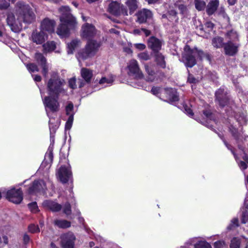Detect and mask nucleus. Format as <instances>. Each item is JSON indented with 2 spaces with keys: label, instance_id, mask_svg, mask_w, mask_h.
<instances>
[{
  "label": "nucleus",
  "instance_id": "79ce46f5",
  "mask_svg": "<svg viewBox=\"0 0 248 248\" xmlns=\"http://www.w3.org/2000/svg\"><path fill=\"white\" fill-rule=\"evenodd\" d=\"M27 68L30 73L38 72L39 68L34 63H29L26 65Z\"/></svg>",
  "mask_w": 248,
  "mask_h": 248
},
{
  "label": "nucleus",
  "instance_id": "f8f14e48",
  "mask_svg": "<svg viewBox=\"0 0 248 248\" xmlns=\"http://www.w3.org/2000/svg\"><path fill=\"white\" fill-rule=\"evenodd\" d=\"M6 198L14 203L18 204L23 200L22 192L20 188H12L7 191Z\"/></svg>",
  "mask_w": 248,
  "mask_h": 248
},
{
  "label": "nucleus",
  "instance_id": "3c124183",
  "mask_svg": "<svg viewBox=\"0 0 248 248\" xmlns=\"http://www.w3.org/2000/svg\"><path fill=\"white\" fill-rule=\"evenodd\" d=\"M185 113H186L189 116L192 117L194 115L192 109L186 105H183Z\"/></svg>",
  "mask_w": 248,
  "mask_h": 248
},
{
  "label": "nucleus",
  "instance_id": "f704fd0d",
  "mask_svg": "<svg viewBox=\"0 0 248 248\" xmlns=\"http://www.w3.org/2000/svg\"><path fill=\"white\" fill-rule=\"evenodd\" d=\"M44 52L46 53L49 52L54 50L56 47V45L53 41L47 42L43 45Z\"/></svg>",
  "mask_w": 248,
  "mask_h": 248
},
{
  "label": "nucleus",
  "instance_id": "c9c22d12",
  "mask_svg": "<svg viewBox=\"0 0 248 248\" xmlns=\"http://www.w3.org/2000/svg\"><path fill=\"white\" fill-rule=\"evenodd\" d=\"M241 240L237 237L233 238L230 243L229 248H240Z\"/></svg>",
  "mask_w": 248,
  "mask_h": 248
},
{
  "label": "nucleus",
  "instance_id": "20e7f679",
  "mask_svg": "<svg viewBox=\"0 0 248 248\" xmlns=\"http://www.w3.org/2000/svg\"><path fill=\"white\" fill-rule=\"evenodd\" d=\"M225 42L223 45L225 54L234 56L237 53L240 46L238 34L236 31L231 30L225 34Z\"/></svg>",
  "mask_w": 248,
  "mask_h": 248
},
{
  "label": "nucleus",
  "instance_id": "9d476101",
  "mask_svg": "<svg viewBox=\"0 0 248 248\" xmlns=\"http://www.w3.org/2000/svg\"><path fill=\"white\" fill-rule=\"evenodd\" d=\"M108 12L116 16H128V10L123 4L117 1H112L108 5Z\"/></svg>",
  "mask_w": 248,
  "mask_h": 248
},
{
  "label": "nucleus",
  "instance_id": "58836bf2",
  "mask_svg": "<svg viewBox=\"0 0 248 248\" xmlns=\"http://www.w3.org/2000/svg\"><path fill=\"white\" fill-rule=\"evenodd\" d=\"M114 79L112 77H110L109 78H106L105 77L102 78L99 81V83L101 85H104L105 84H106V85H105V86H107L108 85H111L112 82H113Z\"/></svg>",
  "mask_w": 248,
  "mask_h": 248
},
{
  "label": "nucleus",
  "instance_id": "4c0bfd02",
  "mask_svg": "<svg viewBox=\"0 0 248 248\" xmlns=\"http://www.w3.org/2000/svg\"><path fill=\"white\" fill-rule=\"evenodd\" d=\"M73 104L69 102L65 107V111L67 115H74Z\"/></svg>",
  "mask_w": 248,
  "mask_h": 248
},
{
  "label": "nucleus",
  "instance_id": "1a4fd4ad",
  "mask_svg": "<svg viewBox=\"0 0 248 248\" xmlns=\"http://www.w3.org/2000/svg\"><path fill=\"white\" fill-rule=\"evenodd\" d=\"M128 75L134 78H142L143 75L140 69L138 62L135 60H131L127 64Z\"/></svg>",
  "mask_w": 248,
  "mask_h": 248
},
{
  "label": "nucleus",
  "instance_id": "7ed1b4c3",
  "mask_svg": "<svg viewBox=\"0 0 248 248\" xmlns=\"http://www.w3.org/2000/svg\"><path fill=\"white\" fill-rule=\"evenodd\" d=\"M59 12L61 14L60 20L61 24L57 28V33L61 37H64L68 35L70 29L75 28L77 22L71 14L68 6H62L59 9Z\"/></svg>",
  "mask_w": 248,
  "mask_h": 248
},
{
  "label": "nucleus",
  "instance_id": "8fccbe9b",
  "mask_svg": "<svg viewBox=\"0 0 248 248\" xmlns=\"http://www.w3.org/2000/svg\"><path fill=\"white\" fill-rule=\"evenodd\" d=\"M225 246V243L222 240L217 241L214 243V248H223Z\"/></svg>",
  "mask_w": 248,
  "mask_h": 248
},
{
  "label": "nucleus",
  "instance_id": "bb28decb",
  "mask_svg": "<svg viewBox=\"0 0 248 248\" xmlns=\"http://www.w3.org/2000/svg\"><path fill=\"white\" fill-rule=\"evenodd\" d=\"M229 129L232 136L237 140H242L243 137L242 135L243 133L242 132L241 127H240L239 129H236L234 126L231 125V126L229 127Z\"/></svg>",
  "mask_w": 248,
  "mask_h": 248
},
{
  "label": "nucleus",
  "instance_id": "7c9ffc66",
  "mask_svg": "<svg viewBox=\"0 0 248 248\" xmlns=\"http://www.w3.org/2000/svg\"><path fill=\"white\" fill-rule=\"evenodd\" d=\"M234 117L236 121L240 125L246 123L247 118L246 111L238 112L235 115Z\"/></svg>",
  "mask_w": 248,
  "mask_h": 248
},
{
  "label": "nucleus",
  "instance_id": "f03ea898",
  "mask_svg": "<svg viewBox=\"0 0 248 248\" xmlns=\"http://www.w3.org/2000/svg\"><path fill=\"white\" fill-rule=\"evenodd\" d=\"M40 92L46 113L49 118V125L50 133L55 132L58 124V123L55 122V118L57 116L56 113L59 110L60 106L58 100V97L49 95L43 98L41 89Z\"/></svg>",
  "mask_w": 248,
  "mask_h": 248
},
{
  "label": "nucleus",
  "instance_id": "c85d7f7f",
  "mask_svg": "<svg viewBox=\"0 0 248 248\" xmlns=\"http://www.w3.org/2000/svg\"><path fill=\"white\" fill-rule=\"evenodd\" d=\"M144 67L145 71L148 75L147 77V80L151 82L154 81L155 78V72L152 67L147 63L145 64Z\"/></svg>",
  "mask_w": 248,
  "mask_h": 248
},
{
  "label": "nucleus",
  "instance_id": "37998d69",
  "mask_svg": "<svg viewBox=\"0 0 248 248\" xmlns=\"http://www.w3.org/2000/svg\"><path fill=\"white\" fill-rule=\"evenodd\" d=\"M238 226V219L237 218H234L231 220L230 224L228 226V230H232Z\"/></svg>",
  "mask_w": 248,
  "mask_h": 248
},
{
  "label": "nucleus",
  "instance_id": "6e6d98bb",
  "mask_svg": "<svg viewBox=\"0 0 248 248\" xmlns=\"http://www.w3.org/2000/svg\"><path fill=\"white\" fill-rule=\"evenodd\" d=\"M188 81L190 83H196L198 80L194 78L192 75H189L187 79Z\"/></svg>",
  "mask_w": 248,
  "mask_h": 248
},
{
  "label": "nucleus",
  "instance_id": "ea45409f",
  "mask_svg": "<svg viewBox=\"0 0 248 248\" xmlns=\"http://www.w3.org/2000/svg\"><path fill=\"white\" fill-rule=\"evenodd\" d=\"M195 7L199 11H201L204 9L205 3L202 0H195Z\"/></svg>",
  "mask_w": 248,
  "mask_h": 248
},
{
  "label": "nucleus",
  "instance_id": "5fc2aeb1",
  "mask_svg": "<svg viewBox=\"0 0 248 248\" xmlns=\"http://www.w3.org/2000/svg\"><path fill=\"white\" fill-rule=\"evenodd\" d=\"M134 46L136 48L140 50L144 49L146 47V46L144 44L141 43L135 44H134Z\"/></svg>",
  "mask_w": 248,
  "mask_h": 248
},
{
  "label": "nucleus",
  "instance_id": "a19ab883",
  "mask_svg": "<svg viewBox=\"0 0 248 248\" xmlns=\"http://www.w3.org/2000/svg\"><path fill=\"white\" fill-rule=\"evenodd\" d=\"M138 57L141 62L146 61L150 59V56L147 52H143L138 54Z\"/></svg>",
  "mask_w": 248,
  "mask_h": 248
},
{
  "label": "nucleus",
  "instance_id": "338daca9",
  "mask_svg": "<svg viewBox=\"0 0 248 248\" xmlns=\"http://www.w3.org/2000/svg\"><path fill=\"white\" fill-rule=\"evenodd\" d=\"M131 86H132L133 87H135V88H140V87H143L141 85H140V84L139 83H138L137 82H135V83H133L132 84H131Z\"/></svg>",
  "mask_w": 248,
  "mask_h": 248
},
{
  "label": "nucleus",
  "instance_id": "6e6552de",
  "mask_svg": "<svg viewBox=\"0 0 248 248\" xmlns=\"http://www.w3.org/2000/svg\"><path fill=\"white\" fill-rule=\"evenodd\" d=\"M151 92L153 94L158 96L160 98L163 94L166 95L167 99L171 103L176 102L178 100L177 93L173 89H162L159 87H153Z\"/></svg>",
  "mask_w": 248,
  "mask_h": 248
},
{
  "label": "nucleus",
  "instance_id": "a211bd4d",
  "mask_svg": "<svg viewBox=\"0 0 248 248\" xmlns=\"http://www.w3.org/2000/svg\"><path fill=\"white\" fill-rule=\"evenodd\" d=\"M194 244V248H212L211 245L205 240H198L197 238L189 239L186 243L187 248Z\"/></svg>",
  "mask_w": 248,
  "mask_h": 248
},
{
  "label": "nucleus",
  "instance_id": "a878e982",
  "mask_svg": "<svg viewBox=\"0 0 248 248\" xmlns=\"http://www.w3.org/2000/svg\"><path fill=\"white\" fill-rule=\"evenodd\" d=\"M125 4L130 15L133 14L138 8V2L137 0H126Z\"/></svg>",
  "mask_w": 248,
  "mask_h": 248
},
{
  "label": "nucleus",
  "instance_id": "bf43d9fd",
  "mask_svg": "<svg viewBox=\"0 0 248 248\" xmlns=\"http://www.w3.org/2000/svg\"><path fill=\"white\" fill-rule=\"evenodd\" d=\"M238 163L239 167L242 170H245L247 168V165L245 162L241 161L240 162H238Z\"/></svg>",
  "mask_w": 248,
  "mask_h": 248
},
{
  "label": "nucleus",
  "instance_id": "473e14b6",
  "mask_svg": "<svg viewBox=\"0 0 248 248\" xmlns=\"http://www.w3.org/2000/svg\"><path fill=\"white\" fill-rule=\"evenodd\" d=\"M155 61L157 64L162 68L166 67V62L164 56L160 53L157 52L155 54Z\"/></svg>",
  "mask_w": 248,
  "mask_h": 248
},
{
  "label": "nucleus",
  "instance_id": "f3484780",
  "mask_svg": "<svg viewBox=\"0 0 248 248\" xmlns=\"http://www.w3.org/2000/svg\"><path fill=\"white\" fill-rule=\"evenodd\" d=\"M35 61L42 68V74L46 77L49 70V64L46 62V60L43 55L39 52H37L34 57Z\"/></svg>",
  "mask_w": 248,
  "mask_h": 248
},
{
  "label": "nucleus",
  "instance_id": "69168bd1",
  "mask_svg": "<svg viewBox=\"0 0 248 248\" xmlns=\"http://www.w3.org/2000/svg\"><path fill=\"white\" fill-rule=\"evenodd\" d=\"M124 52H125L127 54H131L132 53V50L130 48H129L128 47H124Z\"/></svg>",
  "mask_w": 248,
  "mask_h": 248
},
{
  "label": "nucleus",
  "instance_id": "b1692460",
  "mask_svg": "<svg viewBox=\"0 0 248 248\" xmlns=\"http://www.w3.org/2000/svg\"><path fill=\"white\" fill-rule=\"evenodd\" d=\"M137 16L138 22L141 24L145 22L147 19L151 18L152 16V13L151 11L148 9H143L137 13Z\"/></svg>",
  "mask_w": 248,
  "mask_h": 248
},
{
  "label": "nucleus",
  "instance_id": "e2e57ef3",
  "mask_svg": "<svg viewBox=\"0 0 248 248\" xmlns=\"http://www.w3.org/2000/svg\"><path fill=\"white\" fill-rule=\"evenodd\" d=\"M141 30L144 33V34H145V35L146 36H149L150 34V33H151V32H150V31L149 30H148L145 29L144 28H141Z\"/></svg>",
  "mask_w": 248,
  "mask_h": 248
},
{
  "label": "nucleus",
  "instance_id": "c03bdc74",
  "mask_svg": "<svg viewBox=\"0 0 248 248\" xmlns=\"http://www.w3.org/2000/svg\"><path fill=\"white\" fill-rule=\"evenodd\" d=\"M68 116V119L65 124V128L67 129H69L71 128L74 120V115H70Z\"/></svg>",
  "mask_w": 248,
  "mask_h": 248
},
{
  "label": "nucleus",
  "instance_id": "c756f323",
  "mask_svg": "<svg viewBox=\"0 0 248 248\" xmlns=\"http://www.w3.org/2000/svg\"><path fill=\"white\" fill-rule=\"evenodd\" d=\"M81 44L80 40L74 39L70 43L67 44V53L73 54L75 49Z\"/></svg>",
  "mask_w": 248,
  "mask_h": 248
},
{
  "label": "nucleus",
  "instance_id": "2eb2a0df",
  "mask_svg": "<svg viewBox=\"0 0 248 248\" xmlns=\"http://www.w3.org/2000/svg\"><path fill=\"white\" fill-rule=\"evenodd\" d=\"M46 189V185L42 180L34 181L28 190L29 194H36L38 192L44 193Z\"/></svg>",
  "mask_w": 248,
  "mask_h": 248
},
{
  "label": "nucleus",
  "instance_id": "2f4dec72",
  "mask_svg": "<svg viewBox=\"0 0 248 248\" xmlns=\"http://www.w3.org/2000/svg\"><path fill=\"white\" fill-rule=\"evenodd\" d=\"M54 223L58 227L62 229L67 228L70 227V222L64 219H56Z\"/></svg>",
  "mask_w": 248,
  "mask_h": 248
},
{
  "label": "nucleus",
  "instance_id": "6ab92c4d",
  "mask_svg": "<svg viewBox=\"0 0 248 248\" xmlns=\"http://www.w3.org/2000/svg\"><path fill=\"white\" fill-rule=\"evenodd\" d=\"M216 99L218 101L219 105L221 107H225L230 104V102L228 101L229 97L226 94V92L223 88L218 89L216 92Z\"/></svg>",
  "mask_w": 248,
  "mask_h": 248
},
{
  "label": "nucleus",
  "instance_id": "774afa93",
  "mask_svg": "<svg viewBox=\"0 0 248 248\" xmlns=\"http://www.w3.org/2000/svg\"><path fill=\"white\" fill-rule=\"evenodd\" d=\"M244 204L246 208H248V195H247V197L245 198Z\"/></svg>",
  "mask_w": 248,
  "mask_h": 248
},
{
  "label": "nucleus",
  "instance_id": "5701e85b",
  "mask_svg": "<svg viewBox=\"0 0 248 248\" xmlns=\"http://www.w3.org/2000/svg\"><path fill=\"white\" fill-rule=\"evenodd\" d=\"M55 22L53 20L45 18L41 22V30L43 31H46L48 33H52L54 31Z\"/></svg>",
  "mask_w": 248,
  "mask_h": 248
},
{
  "label": "nucleus",
  "instance_id": "dca6fc26",
  "mask_svg": "<svg viewBox=\"0 0 248 248\" xmlns=\"http://www.w3.org/2000/svg\"><path fill=\"white\" fill-rule=\"evenodd\" d=\"M80 74L84 81L80 80L79 81V88L83 87L85 83L88 84L91 83L93 75V71L87 68H81L80 71Z\"/></svg>",
  "mask_w": 248,
  "mask_h": 248
},
{
  "label": "nucleus",
  "instance_id": "f257e3e1",
  "mask_svg": "<svg viewBox=\"0 0 248 248\" xmlns=\"http://www.w3.org/2000/svg\"><path fill=\"white\" fill-rule=\"evenodd\" d=\"M15 14L8 13L7 15L6 22L11 30L15 32L20 31L22 29V23L30 24L35 18V15L30 5L26 2L17 1L14 8Z\"/></svg>",
  "mask_w": 248,
  "mask_h": 248
},
{
  "label": "nucleus",
  "instance_id": "412c9836",
  "mask_svg": "<svg viewBox=\"0 0 248 248\" xmlns=\"http://www.w3.org/2000/svg\"><path fill=\"white\" fill-rule=\"evenodd\" d=\"M31 40L36 44H42L47 39V34L41 30L40 31H34L31 34Z\"/></svg>",
  "mask_w": 248,
  "mask_h": 248
},
{
  "label": "nucleus",
  "instance_id": "9b49d317",
  "mask_svg": "<svg viewBox=\"0 0 248 248\" xmlns=\"http://www.w3.org/2000/svg\"><path fill=\"white\" fill-rule=\"evenodd\" d=\"M71 175L72 172L68 162L66 164L62 165L57 172V177L62 183H67L70 179Z\"/></svg>",
  "mask_w": 248,
  "mask_h": 248
},
{
  "label": "nucleus",
  "instance_id": "393cba45",
  "mask_svg": "<svg viewBox=\"0 0 248 248\" xmlns=\"http://www.w3.org/2000/svg\"><path fill=\"white\" fill-rule=\"evenodd\" d=\"M43 206L52 212H58L62 209V206L58 203L46 200L43 202Z\"/></svg>",
  "mask_w": 248,
  "mask_h": 248
},
{
  "label": "nucleus",
  "instance_id": "a18cd8bd",
  "mask_svg": "<svg viewBox=\"0 0 248 248\" xmlns=\"http://www.w3.org/2000/svg\"><path fill=\"white\" fill-rule=\"evenodd\" d=\"M31 211L33 213H36L38 211V208L36 202H33L28 204Z\"/></svg>",
  "mask_w": 248,
  "mask_h": 248
},
{
  "label": "nucleus",
  "instance_id": "4468645a",
  "mask_svg": "<svg viewBox=\"0 0 248 248\" xmlns=\"http://www.w3.org/2000/svg\"><path fill=\"white\" fill-rule=\"evenodd\" d=\"M61 245L63 248H74L76 236L71 232H68L62 235L61 237Z\"/></svg>",
  "mask_w": 248,
  "mask_h": 248
},
{
  "label": "nucleus",
  "instance_id": "0eeeda50",
  "mask_svg": "<svg viewBox=\"0 0 248 248\" xmlns=\"http://www.w3.org/2000/svg\"><path fill=\"white\" fill-rule=\"evenodd\" d=\"M202 51H198L197 49H191L186 45L184 47L182 60L187 67H192L196 64L195 57L197 55L202 57Z\"/></svg>",
  "mask_w": 248,
  "mask_h": 248
},
{
  "label": "nucleus",
  "instance_id": "72a5a7b5",
  "mask_svg": "<svg viewBox=\"0 0 248 248\" xmlns=\"http://www.w3.org/2000/svg\"><path fill=\"white\" fill-rule=\"evenodd\" d=\"M225 42L222 37L217 36L213 38L212 41V45L214 47L218 48L223 47Z\"/></svg>",
  "mask_w": 248,
  "mask_h": 248
},
{
  "label": "nucleus",
  "instance_id": "864d4df0",
  "mask_svg": "<svg viewBox=\"0 0 248 248\" xmlns=\"http://www.w3.org/2000/svg\"><path fill=\"white\" fill-rule=\"evenodd\" d=\"M241 221L243 223H248V211H246L243 213Z\"/></svg>",
  "mask_w": 248,
  "mask_h": 248
},
{
  "label": "nucleus",
  "instance_id": "603ef678",
  "mask_svg": "<svg viewBox=\"0 0 248 248\" xmlns=\"http://www.w3.org/2000/svg\"><path fill=\"white\" fill-rule=\"evenodd\" d=\"M76 82V78H70L68 81L69 86L72 89H75L77 87Z\"/></svg>",
  "mask_w": 248,
  "mask_h": 248
},
{
  "label": "nucleus",
  "instance_id": "49530a36",
  "mask_svg": "<svg viewBox=\"0 0 248 248\" xmlns=\"http://www.w3.org/2000/svg\"><path fill=\"white\" fill-rule=\"evenodd\" d=\"M63 212L67 216H68L71 214V206L69 202H66L64 204V206L63 208Z\"/></svg>",
  "mask_w": 248,
  "mask_h": 248
},
{
  "label": "nucleus",
  "instance_id": "680f3d73",
  "mask_svg": "<svg viewBox=\"0 0 248 248\" xmlns=\"http://www.w3.org/2000/svg\"><path fill=\"white\" fill-rule=\"evenodd\" d=\"M141 31H142L141 30V29H134L133 30V33L135 35H140V33H141Z\"/></svg>",
  "mask_w": 248,
  "mask_h": 248
},
{
  "label": "nucleus",
  "instance_id": "13d9d810",
  "mask_svg": "<svg viewBox=\"0 0 248 248\" xmlns=\"http://www.w3.org/2000/svg\"><path fill=\"white\" fill-rule=\"evenodd\" d=\"M205 26L207 28H208L209 29L208 31H210V30H211L213 28L214 25L211 22L207 21L205 23Z\"/></svg>",
  "mask_w": 248,
  "mask_h": 248
},
{
  "label": "nucleus",
  "instance_id": "e433bc0d",
  "mask_svg": "<svg viewBox=\"0 0 248 248\" xmlns=\"http://www.w3.org/2000/svg\"><path fill=\"white\" fill-rule=\"evenodd\" d=\"M176 15L177 13L175 10H171L169 11L168 18L170 21L177 22L178 20V18L177 17Z\"/></svg>",
  "mask_w": 248,
  "mask_h": 248
},
{
  "label": "nucleus",
  "instance_id": "0e129e2a",
  "mask_svg": "<svg viewBox=\"0 0 248 248\" xmlns=\"http://www.w3.org/2000/svg\"><path fill=\"white\" fill-rule=\"evenodd\" d=\"M33 79L35 81L39 82L41 80V77L39 75H35L33 77Z\"/></svg>",
  "mask_w": 248,
  "mask_h": 248
},
{
  "label": "nucleus",
  "instance_id": "09e8293b",
  "mask_svg": "<svg viewBox=\"0 0 248 248\" xmlns=\"http://www.w3.org/2000/svg\"><path fill=\"white\" fill-rule=\"evenodd\" d=\"M10 5L9 1L6 0H0V9L1 10L6 9Z\"/></svg>",
  "mask_w": 248,
  "mask_h": 248
},
{
  "label": "nucleus",
  "instance_id": "4d7b16f0",
  "mask_svg": "<svg viewBox=\"0 0 248 248\" xmlns=\"http://www.w3.org/2000/svg\"><path fill=\"white\" fill-rule=\"evenodd\" d=\"M178 9L182 14H185L186 10V7L183 4L179 5Z\"/></svg>",
  "mask_w": 248,
  "mask_h": 248
},
{
  "label": "nucleus",
  "instance_id": "aec40b11",
  "mask_svg": "<svg viewBox=\"0 0 248 248\" xmlns=\"http://www.w3.org/2000/svg\"><path fill=\"white\" fill-rule=\"evenodd\" d=\"M213 115L211 112L208 110H206L203 111V115L202 116V120L198 118H195L197 121L202 123V124L205 125L209 128H212V124L214 121L212 120Z\"/></svg>",
  "mask_w": 248,
  "mask_h": 248
},
{
  "label": "nucleus",
  "instance_id": "de8ad7c7",
  "mask_svg": "<svg viewBox=\"0 0 248 248\" xmlns=\"http://www.w3.org/2000/svg\"><path fill=\"white\" fill-rule=\"evenodd\" d=\"M29 231L31 233H36L39 232L40 230L38 226L31 224L29 226Z\"/></svg>",
  "mask_w": 248,
  "mask_h": 248
},
{
  "label": "nucleus",
  "instance_id": "39448f33",
  "mask_svg": "<svg viewBox=\"0 0 248 248\" xmlns=\"http://www.w3.org/2000/svg\"><path fill=\"white\" fill-rule=\"evenodd\" d=\"M64 84V80L61 78L57 73L52 72L51 78L46 83V88L49 95L59 97L60 94L65 93V91L63 88Z\"/></svg>",
  "mask_w": 248,
  "mask_h": 248
},
{
  "label": "nucleus",
  "instance_id": "ddd939ff",
  "mask_svg": "<svg viewBox=\"0 0 248 248\" xmlns=\"http://www.w3.org/2000/svg\"><path fill=\"white\" fill-rule=\"evenodd\" d=\"M96 33L95 27L91 24L86 23L81 27V36L82 38L89 40L93 37Z\"/></svg>",
  "mask_w": 248,
  "mask_h": 248
},
{
  "label": "nucleus",
  "instance_id": "052dcab7",
  "mask_svg": "<svg viewBox=\"0 0 248 248\" xmlns=\"http://www.w3.org/2000/svg\"><path fill=\"white\" fill-rule=\"evenodd\" d=\"M23 240L25 244L28 243L30 241L29 236L26 234H25L23 236Z\"/></svg>",
  "mask_w": 248,
  "mask_h": 248
},
{
  "label": "nucleus",
  "instance_id": "4be33fe9",
  "mask_svg": "<svg viewBox=\"0 0 248 248\" xmlns=\"http://www.w3.org/2000/svg\"><path fill=\"white\" fill-rule=\"evenodd\" d=\"M163 44L162 40L152 36L150 37L148 41V46L155 52H158L161 49V46Z\"/></svg>",
  "mask_w": 248,
  "mask_h": 248
},
{
  "label": "nucleus",
  "instance_id": "cd10ccee",
  "mask_svg": "<svg viewBox=\"0 0 248 248\" xmlns=\"http://www.w3.org/2000/svg\"><path fill=\"white\" fill-rule=\"evenodd\" d=\"M219 5V1L218 0H212L207 5L206 9L207 13L208 15H212L217 9Z\"/></svg>",
  "mask_w": 248,
  "mask_h": 248
},
{
  "label": "nucleus",
  "instance_id": "423d86ee",
  "mask_svg": "<svg viewBox=\"0 0 248 248\" xmlns=\"http://www.w3.org/2000/svg\"><path fill=\"white\" fill-rule=\"evenodd\" d=\"M101 46L99 42L94 40L89 41L85 48L79 51L77 55V58L80 64L82 61L85 60L94 56Z\"/></svg>",
  "mask_w": 248,
  "mask_h": 248
}]
</instances>
